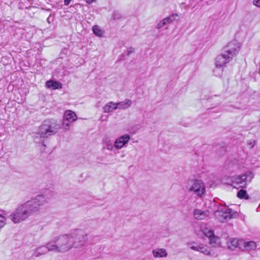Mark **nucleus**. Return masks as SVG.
<instances>
[{"label": "nucleus", "mask_w": 260, "mask_h": 260, "mask_svg": "<svg viewBox=\"0 0 260 260\" xmlns=\"http://www.w3.org/2000/svg\"><path fill=\"white\" fill-rule=\"evenodd\" d=\"M88 235L83 230L75 229L68 234L55 237L51 242L53 252L64 253L72 248L80 249L88 242Z\"/></svg>", "instance_id": "f257e3e1"}, {"label": "nucleus", "mask_w": 260, "mask_h": 260, "mask_svg": "<svg viewBox=\"0 0 260 260\" xmlns=\"http://www.w3.org/2000/svg\"><path fill=\"white\" fill-rule=\"evenodd\" d=\"M240 47V44L236 40L231 41L224 47L222 52L215 58V69L213 71L215 76H221L223 72L222 68L238 54Z\"/></svg>", "instance_id": "f03ea898"}, {"label": "nucleus", "mask_w": 260, "mask_h": 260, "mask_svg": "<svg viewBox=\"0 0 260 260\" xmlns=\"http://www.w3.org/2000/svg\"><path fill=\"white\" fill-rule=\"evenodd\" d=\"M60 127L54 120H46L38 127L35 133L36 137L47 138L56 134Z\"/></svg>", "instance_id": "7ed1b4c3"}, {"label": "nucleus", "mask_w": 260, "mask_h": 260, "mask_svg": "<svg viewBox=\"0 0 260 260\" xmlns=\"http://www.w3.org/2000/svg\"><path fill=\"white\" fill-rule=\"evenodd\" d=\"M31 213L25 203L19 206L9 216L14 223H19L28 218Z\"/></svg>", "instance_id": "20e7f679"}, {"label": "nucleus", "mask_w": 260, "mask_h": 260, "mask_svg": "<svg viewBox=\"0 0 260 260\" xmlns=\"http://www.w3.org/2000/svg\"><path fill=\"white\" fill-rule=\"evenodd\" d=\"M186 188L188 192H192L199 198H202L206 193L205 183L201 180L194 179L188 181Z\"/></svg>", "instance_id": "39448f33"}, {"label": "nucleus", "mask_w": 260, "mask_h": 260, "mask_svg": "<svg viewBox=\"0 0 260 260\" xmlns=\"http://www.w3.org/2000/svg\"><path fill=\"white\" fill-rule=\"evenodd\" d=\"M253 174L248 171L241 175L234 176L231 178L232 185L235 188H245L253 178Z\"/></svg>", "instance_id": "423d86ee"}, {"label": "nucleus", "mask_w": 260, "mask_h": 260, "mask_svg": "<svg viewBox=\"0 0 260 260\" xmlns=\"http://www.w3.org/2000/svg\"><path fill=\"white\" fill-rule=\"evenodd\" d=\"M52 246L50 241L45 245L40 246L35 248L32 251L31 258H35L39 257L42 255L45 254L48 251H53V249Z\"/></svg>", "instance_id": "0eeeda50"}, {"label": "nucleus", "mask_w": 260, "mask_h": 260, "mask_svg": "<svg viewBox=\"0 0 260 260\" xmlns=\"http://www.w3.org/2000/svg\"><path fill=\"white\" fill-rule=\"evenodd\" d=\"M77 119L76 113L71 110H67L64 112L62 125L66 131L69 130L71 123L76 121Z\"/></svg>", "instance_id": "6e6552de"}, {"label": "nucleus", "mask_w": 260, "mask_h": 260, "mask_svg": "<svg viewBox=\"0 0 260 260\" xmlns=\"http://www.w3.org/2000/svg\"><path fill=\"white\" fill-rule=\"evenodd\" d=\"M188 247L192 250L198 251L205 255H210V249L206 245L191 242L188 244Z\"/></svg>", "instance_id": "1a4fd4ad"}, {"label": "nucleus", "mask_w": 260, "mask_h": 260, "mask_svg": "<svg viewBox=\"0 0 260 260\" xmlns=\"http://www.w3.org/2000/svg\"><path fill=\"white\" fill-rule=\"evenodd\" d=\"M130 136L127 134L123 135L118 137L114 142L115 148L117 149H120L124 147L129 141Z\"/></svg>", "instance_id": "9d476101"}, {"label": "nucleus", "mask_w": 260, "mask_h": 260, "mask_svg": "<svg viewBox=\"0 0 260 260\" xmlns=\"http://www.w3.org/2000/svg\"><path fill=\"white\" fill-rule=\"evenodd\" d=\"M211 212L209 210H202L200 209H194L193 211V215L194 218L198 220H205L209 217Z\"/></svg>", "instance_id": "9b49d317"}, {"label": "nucleus", "mask_w": 260, "mask_h": 260, "mask_svg": "<svg viewBox=\"0 0 260 260\" xmlns=\"http://www.w3.org/2000/svg\"><path fill=\"white\" fill-rule=\"evenodd\" d=\"M218 213H221V217L219 218V221L221 222H224L225 221L232 218L235 214L237 213L233 212L231 209L224 208V209L220 211L219 210L217 211Z\"/></svg>", "instance_id": "f8f14e48"}, {"label": "nucleus", "mask_w": 260, "mask_h": 260, "mask_svg": "<svg viewBox=\"0 0 260 260\" xmlns=\"http://www.w3.org/2000/svg\"><path fill=\"white\" fill-rule=\"evenodd\" d=\"M25 204L27 205L31 214L33 213L39 212L41 209V207L32 198L30 200L26 202Z\"/></svg>", "instance_id": "ddd939ff"}, {"label": "nucleus", "mask_w": 260, "mask_h": 260, "mask_svg": "<svg viewBox=\"0 0 260 260\" xmlns=\"http://www.w3.org/2000/svg\"><path fill=\"white\" fill-rule=\"evenodd\" d=\"M178 16L177 14L171 15L169 17H166L164 19L161 21H160L156 26L157 29H160L164 27L165 25L170 24L173 21L176 20V18Z\"/></svg>", "instance_id": "4468645a"}, {"label": "nucleus", "mask_w": 260, "mask_h": 260, "mask_svg": "<svg viewBox=\"0 0 260 260\" xmlns=\"http://www.w3.org/2000/svg\"><path fill=\"white\" fill-rule=\"evenodd\" d=\"M241 244H242V248L241 249L246 250H254L256 248V243L253 241H245L243 240V241H241Z\"/></svg>", "instance_id": "2eb2a0df"}, {"label": "nucleus", "mask_w": 260, "mask_h": 260, "mask_svg": "<svg viewBox=\"0 0 260 260\" xmlns=\"http://www.w3.org/2000/svg\"><path fill=\"white\" fill-rule=\"evenodd\" d=\"M118 108L117 106L116 103L113 102H108L103 107V110L104 113H108L112 112L113 111Z\"/></svg>", "instance_id": "dca6fc26"}, {"label": "nucleus", "mask_w": 260, "mask_h": 260, "mask_svg": "<svg viewBox=\"0 0 260 260\" xmlns=\"http://www.w3.org/2000/svg\"><path fill=\"white\" fill-rule=\"evenodd\" d=\"M241 241H243V240L237 239H230L229 241L228 246L230 248L238 247L241 249L242 248V244H241L242 243Z\"/></svg>", "instance_id": "f3484780"}, {"label": "nucleus", "mask_w": 260, "mask_h": 260, "mask_svg": "<svg viewBox=\"0 0 260 260\" xmlns=\"http://www.w3.org/2000/svg\"><path fill=\"white\" fill-rule=\"evenodd\" d=\"M32 199L40 206L42 207L47 203L48 198L46 195L39 194Z\"/></svg>", "instance_id": "a211bd4d"}, {"label": "nucleus", "mask_w": 260, "mask_h": 260, "mask_svg": "<svg viewBox=\"0 0 260 260\" xmlns=\"http://www.w3.org/2000/svg\"><path fill=\"white\" fill-rule=\"evenodd\" d=\"M104 148H106L109 151H113L115 148L114 143H113L111 139L109 137H105L103 139Z\"/></svg>", "instance_id": "6ab92c4d"}, {"label": "nucleus", "mask_w": 260, "mask_h": 260, "mask_svg": "<svg viewBox=\"0 0 260 260\" xmlns=\"http://www.w3.org/2000/svg\"><path fill=\"white\" fill-rule=\"evenodd\" d=\"M153 256L155 258L166 257L168 255L166 250L164 248H157L152 251Z\"/></svg>", "instance_id": "aec40b11"}, {"label": "nucleus", "mask_w": 260, "mask_h": 260, "mask_svg": "<svg viewBox=\"0 0 260 260\" xmlns=\"http://www.w3.org/2000/svg\"><path fill=\"white\" fill-rule=\"evenodd\" d=\"M132 104V102L129 99H125L124 101L116 103L118 109H126L130 107Z\"/></svg>", "instance_id": "412c9836"}, {"label": "nucleus", "mask_w": 260, "mask_h": 260, "mask_svg": "<svg viewBox=\"0 0 260 260\" xmlns=\"http://www.w3.org/2000/svg\"><path fill=\"white\" fill-rule=\"evenodd\" d=\"M46 85L48 88L52 89H60L62 88V84L58 81H48Z\"/></svg>", "instance_id": "4be33fe9"}, {"label": "nucleus", "mask_w": 260, "mask_h": 260, "mask_svg": "<svg viewBox=\"0 0 260 260\" xmlns=\"http://www.w3.org/2000/svg\"><path fill=\"white\" fill-rule=\"evenodd\" d=\"M206 224H202L201 228L203 231V233L207 237L210 238L212 237L214 235V232L213 231L208 228H205Z\"/></svg>", "instance_id": "5701e85b"}, {"label": "nucleus", "mask_w": 260, "mask_h": 260, "mask_svg": "<svg viewBox=\"0 0 260 260\" xmlns=\"http://www.w3.org/2000/svg\"><path fill=\"white\" fill-rule=\"evenodd\" d=\"M237 197L240 199L247 200L249 199V196L246 190L241 189L237 193Z\"/></svg>", "instance_id": "b1692460"}, {"label": "nucleus", "mask_w": 260, "mask_h": 260, "mask_svg": "<svg viewBox=\"0 0 260 260\" xmlns=\"http://www.w3.org/2000/svg\"><path fill=\"white\" fill-rule=\"evenodd\" d=\"M92 30L94 34L96 36L102 37L103 34V30L97 25H94L92 27Z\"/></svg>", "instance_id": "393cba45"}, {"label": "nucleus", "mask_w": 260, "mask_h": 260, "mask_svg": "<svg viewBox=\"0 0 260 260\" xmlns=\"http://www.w3.org/2000/svg\"><path fill=\"white\" fill-rule=\"evenodd\" d=\"M210 243L211 244H213L214 246H219V244L218 243V241H219V238L217 237H215L213 235L212 237H210Z\"/></svg>", "instance_id": "a878e982"}, {"label": "nucleus", "mask_w": 260, "mask_h": 260, "mask_svg": "<svg viewBox=\"0 0 260 260\" xmlns=\"http://www.w3.org/2000/svg\"><path fill=\"white\" fill-rule=\"evenodd\" d=\"M6 217L0 214V229L6 224Z\"/></svg>", "instance_id": "bb28decb"}, {"label": "nucleus", "mask_w": 260, "mask_h": 260, "mask_svg": "<svg viewBox=\"0 0 260 260\" xmlns=\"http://www.w3.org/2000/svg\"><path fill=\"white\" fill-rule=\"evenodd\" d=\"M255 142L253 140H250L248 142V145L250 148H253L254 146Z\"/></svg>", "instance_id": "cd10ccee"}, {"label": "nucleus", "mask_w": 260, "mask_h": 260, "mask_svg": "<svg viewBox=\"0 0 260 260\" xmlns=\"http://www.w3.org/2000/svg\"><path fill=\"white\" fill-rule=\"evenodd\" d=\"M254 5L257 7H260V0H254L253 2Z\"/></svg>", "instance_id": "c85d7f7f"}, {"label": "nucleus", "mask_w": 260, "mask_h": 260, "mask_svg": "<svg viewBox=\"0 0 260 260\" xmlns=\"http://www.w3.org/2000/svg\"><path fill=\"white\" fill-rule=\"evenodd\" d=\"M134 49L133 48L131 47L129 48H128L127 51V55H130L132 53L134 52Z\"/></svg>", "instance_id": "c756f323"}, {"label": "nucleus", "mask_w": 260, "mask_h": 260, "mask_svg": "<svg viewBox=\"0 0 260 260\" xmlns=\"http://www.w3.org/2000/svg\"><path fill=\"white\" fill-rule=\"evenodd\" d=\"M120 14L118 13H115L114 14H113V18L114 19H118L120 18Z\"/></svg>", "instance_id": "7c9ffc66"}, {"label": "nucleus", "mask_w": 260, "mask_h": 260, "mask_svg": "<svg viewBox=\"0 0 260 260\" xmlns=\"http://www.w3.org/2000/svg\"><path fill=\"white\" fill-rule=\"evenodd\" d=\"M72 0H64V4L66 6H68L71 3Z\"/></svg>", "instance_id": "2f4dec72"}, {"label": "nucleus", "mask_w": 260, "mask_h": 260, "mask_svg": "<svg viewBox=\"0 0 260 260\" xmlns=\"http://www.w3.org/2000/svg\"><path fill=\"white\" fill-rule=\"evenodd\" d=\"M85 1L88 4H91L92 3L95 2V0H85Z\"/></svg>", "instance_id": "473e14b6"}, {"label": "nucleus", "mask_w": 260, "mask_h": 260, "mask_svg": "<svg viewBox=\"0 0 260 260\" xmlns=\"http://www.w3.org/2000/svg\"><path fill=\"white\" fill-rule=\"evenodd\" d=\"M105 119H104V118H103L102 119V117L101 118V121H104Z\"/></svg>", "instance_id": "72a5a7b5"}, {"label": "nucleus", "mask_w": 260, "mask_h": 260, "mask_svg": "<svg viewBox=\"0 0 260 260\" xmlns=\"http://www.w3.org/2000/svg\"><path fill=\"white\" fill-rule=\"evenodd\" d=\"M105 119H104V118H103L102 119V117L101 118V121H104Z\"/></svg>", "instance_id": "f704fd0d"}]
</instances>
